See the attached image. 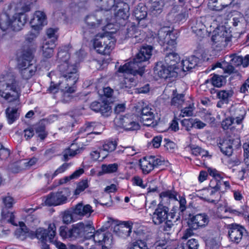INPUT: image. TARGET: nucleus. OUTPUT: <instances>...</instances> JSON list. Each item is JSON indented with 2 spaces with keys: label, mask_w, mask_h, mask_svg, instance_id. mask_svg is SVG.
<instances>
[{
  "label": "nucleus",
  "mask_w": 249,
  "mask_h": 249,
  "mask_svg": "<svg viewBox=\"0 0 249 249\" xmlns=\"http://www.w3.org/2000/svg\"><path fill=\"white\" fill-rule=\"evenodd\" d=\"M36 0H12L5 5L0 14V28L3 31L11 29L20 31L27 22L26 13Z\"/></svg>",
  "instance_id": "1"
},
{
  "label": "nucleus",
  "mask_w": 249,
  "mask_h": 249,
  "mask_svg": "<svg viewBox=\"0 0 249 249\" xmlns=\"http://www.w3.org/2000/svg\"><path fill=\"white\" fill-rule=\"evenodd\" d=\"M21 89L19 83L12 75H7L0 80V96L8 103H13L14 107L6 109V117L9 124H12L18 117V110L19 105Z\"/></svg>",
  "instance_id": "2"
},
{
  "label": "nucleus",
  "mask_w": 249,
  "mask_h": 249,
  "mask_svg": "<svg viewBox=\"0 0 249 249\" xmlns=\"http://www.w3.org/2000/svg\"><path fill=\"white\" fill-rule=\"evenodd\" d=\"M153 48L151 46H143L136 54L132 61L126 63L119 67L116 73L119 76H125V74L142 75L145 66L143 63L148 61L152 55Z\"/></svg>",
  "instance_id": "3"
},
{
  "label": "nucleus",
  "mask_w": 249,
  "mask_h": 249,
  "mask_svg": "<svg viewBox=\"0 0 249 249\" xmlns=\"http://www.w3.org/2000/svg\"><path fill=\"white\" fill-rule=\"evenodd\" d=\"M59 69L62 78L59 82L60 89L65 92L73 93L76 90L74 85L79 78L77 66L70 60L62 63Z\"/></svg>",
  "instance_id": "4"
},
{
  "label": "nucleus",
  "mask_w": 249,
  "mask_h": 249,
  "mask_svg": "<svg viewBox=\"0 0 249 249\" xmlns=\"http://www.w3.org/2000/svg\"><path fill=\"white\" fill-rule=\"evenodd\" d=\"M94 230L89 222H79L72 224L70 228L66 226H60L59 228V234L63 239L70 240H76L84 236L87 233Z\"/></svg>",
  "instance_id": "5"
},
{
  "label": "nucleus",
  "mask_w": 249,
  "mask_h": 249,
  "mask_svg": "<svg viewBox=\"0 0 249 249\" xmlns=\"http://www.w3.org/2000/svg\"><path fill=\"white\" fill-rule=\"evenodd\" d=\"M33 51L29 48H24L19 55L18 67L23 78L29 79L36 71V64L32 63Z\"/></svg>",
  "instance_id": "6"
},
{
  "label": "nucleus",
  "mask_w": 249,
  "mask_h": 249,
  "mask_svg": "<svg viewBox=\"0 0 249 249\" xmlns=\"http://www.w3.org/2000/svg\"><path fill=\"white\" fill-rule=\"evenodd\" d=\"M114 38L107 34H102L96 36L93 44L96 52L100 54H109L115 46Z\"/></svg>",
  "instance_id": "7"
},
{
  "label": "nucleus",
  "mask_w": 249,
  "mask_h": 249,
  "mask_svg": "<svg viewBox=\"0 0 249 249\" xmlns=\"http://www.w3.org/2000/svg\"><path fill=\"white\" fill-rule=\"evenodd\" d=\"M177 37V34L171 31L168 27L161 28L159 30L157 36V41L160 45L166 44L169 47H174L176 45Z\"/></svg>",
  "instance_id": "8"
},
{
  "label": "nucleus",
  "mask_w": 249,
  "mask_h": 249,
  "mask_svg": "<svg viewBox=\"0 0 249 249\" xmlns=\"http://www.w3.org/2000/svg\"><path fill=\"white\" fill-rule=\"evenodd\" d=\"M210 216L206 213H200L194 215L190 214L187 220V225L195 230L206 227L210 222Z\"/></svg>",
  "instance_id": "9"
},
{
  "label": "nucleus",
  "mask_w": 249,
  "mask_h": 249,
  "mask_svg": "<svg viewBox=\"0 0 249 249\" xmlns=\"http://www.w3.org/2000/svg\"><path fill=\"white\" fill-rule=\"evenodd\" d=\"M168 207L159 204L154 212L151 215V219L155 225H159L165 222L168 217L174 218L175 213H168Z\"/></svg>",
  "instance_id": "10"
},
{
  "label": "nucleus",
  "mask_w": 249,
  "mask_h": 249,
  "mask_svg": "<svg viewBox=\"0 0 249 249\" xmlns=\"http://www.w3.org/2000/svg\"><path fill=\"white\" fill-rule=\"evenodd\" d=\"M70 196V192L67 189H64L61 191L51 193L49 195L45 201L48 206H57L66 202L67 197Z\"/></svg>",
  "instance_id": "11"
},
{
  "label": "nucleus",
  "mask_w": 249,
  "mask_h": 249,
  "mask_svg": "<svg viewBox=\"0 0 249 249\" xmlns=\"http://www.w3.org/2000/svg\"><path fill=\"white\" fill-rule=\"evenodd\" d=\"M228 235L230 240L234 243H239L244 234L246 233L245 228L240 225L232 223L227 226Z\"/></svg>",
  "instance_id": "12"
},
{
  "label": "nucleus",
  "mask_w": 249,
  "mask_h": 249,
  "mask_svg": "<svg viewBox=\"0 0 249 249\" xmlns=\"http://www.w3.org/2000/svg\"><path fill=\"white\" fill-rule=\"evenodd\" d=\"M114 123L117 125L124 128L126 130L134 131L140 128L139 124L133 119L132 115L116 118Z\"/></svg>",
  "instance_id": "13"
},
{
  "label": "nucleus",
  "mask_w": 249,
  "mask_h": 249,
  "mask_svg": "<svg viewBox=\"0 0 249 249\" xmlns=\"http://www.w3.org/2000/svg\"><path fill=\"white\" fill-rule=\"evenodd\" d=\"M154 73L160 77L164 79L176 77L178 75V71L176 70L161 61L157 63L154 68Z\"/></svg>",
  "instance_id": "14"
},
{
  "label": "nucleus",
  "mask_w": 249,
  "mask_h": 249,
  "mask_svg": "<svg viewBox=\"0 0 249 249\" xmlns=\"http://www.w3.org/2000/svg\"><path fill=\"white\" fill-rule=\"evenodd\" d=\"M161 160L155 156H150L143 158L140 161L141 168L144 174H147L155 168L161 164Z\"/></svg>",
  "instance_id": "15"
},
{
  "label": "nucleus",
  "mask_w": 249,
  "mask_h": 249,
  "mask_svg": "<svg viewBox=\"0 0 249 249\" xmlns=\"http://www.w3.org/2000/svg\"><path fill=\"white\" fill-rule=\"evenodd\" d=\"M56 227L54 223L49 224L47 230L38 228L36 231V237L37 239L44 242L49 241L53 242V239L56 234Z\"/></svg>",
  "instance_id": "16"
},
{
  "label": "nucleus",
  "mask_w": 249,
  "mask_h": 249,
  "mask_svg": "<svg viewBox=\"0 0 249 249\" xmlns=\"http://www.w3.org/2000/svg\"><path fill=\"white\" fill-rule=\"evenodd\" d=\"M112 9L114 11V16L117 21L120 20H126L128 18L129 13V6L124 2H117L112 7Z\"/></svg>",
  "instance_id": "17"
},
{
  "label": "nucleus",
  "mask_w": 249,
  "mask_h": 249,
  "mask_svg": "<svg viewBox=\"0 0 249 249\" xmlns=\"http://www.w3.org/2000/svg\"><path fill=\"white\" fill-rule=\"evenodd\" d=\"M141 119L144 125L154 126L156 124V122L154 121L153 109L148 106H145L141 109Z\"/></svg>",
  "instance_id": "18"
},
{
  "label": "nucleus",
  "mask_w": 249,
  "mask_h": 249,
  "mask_svg": "<svg viewBox=\"0 0 249 249\" xmlns=\"http://www.w3.org/2000/svg\"><path fill=\"white\" fill-rule=\"evenodd\" d=\"M94 212L92 207L89 204L84 205L82 202L77 204L72 208V213L81 217H89Z\"/></svg>",
  "instance_id": "19"
},
{
  "label": "nucleus",
  "mask_w": 249,
  "mask_h": 249,
  "mask_svg": "<svg viewBox=\"0 0 249 249\" xmlns=\"http://www.w3.org/2000/svg\"><path fill=\"white\" fill-rule=\"evenodd\" d=\"M205 18L204 17H200L191 20L190 25L193 32L197 36H202L205 31Z\"/></svg>",
  "instance_id": "20"
},
{
  "label": "nucleus",
  "mask_w": 249,
  "mask_h": 249,
  "mask_svg": "<svg viewBox=\"0 0 249 249\" xmlns=\"http://www.w3.org/2000/svg\"><path fill=\"white\" fill-rule=\"evenodd\" d=\"M142 37L138 28L134 25L128 27L125 32V38H131V42L133 44L141 41L143 39Z\"/></svg>",
  "instance_id": "21"
},
{
  "label": "nucleus",
  "mask_w": 249,
  "mask_h": 249,
  "mask_svg": "<svg viewBox=\"0 0 249 249\" xmlns=\"http://www.w3.org/2000/svg\"><path fill=\"white\" fill-rule=\"evenodd\" d=\"M114 231L120 237H128L132 231V224L128 222H124L115 226Z\"/></svg>",
  "instance_id": "22"
},
{
  "label": "nucleus",
  "mask_w": 249,
  "mask_h": 249,
  "mask_svg": "<svg viewBox=\"0 0 249 249\" xmlns=\"http://www.w3.org/2000/svg\"><path fill=\"white\" fill-rule=\"evenodd\" d=\"M210 188L208 190V193L211 196H214V199L208 198L207 197H202V198L209 202L216 204L220 198V193H223L224 190H221L220 189L217 184L211 185V183H210Z\"/></svg>",
  "instance_id": "23"
},
{
  "label": "nucleus",
  "mask_w": 249,
  "mask_h": 249,
  "mask_svg": "<svg viewBox=\"0 0 249 249\" xmlns=\"http://www.w3.org/2000/svg\"><path fill=\"white\" fill-rule=\"evenodd\" d=\"M46 22V15L41 11H36L34 14L33 18L30 21L32 28H36V29H40L41 27Z\"/></svg>",
  "instance_id": "24"
},
{
  "label": "nucleus",
  "mask_w": 249,
  "mask_h": 249,
  "mask_svg": "<svg viewBox=\"0 0 249 249\" xmlns=\"http://www.w3.org/2000/svg\"><path fill=\"white\" fill-rule=\"evenodd\" d=\"M228 32L223 27H222L219 32L215 33L212 36V40L218 45L225 46L230 40L229 37L227 36Z\"/></svg>",
  "instance_id": "25"
},
{
  "label": "nucleus",
  "mask_w": 249,
  "mask_h": 249,
  "mask_svg": "<svg viewBox=\"0 0 249 249\" xmlns=\"http://www.w3.org/2000/svg\"><path fill=\"white\" fill-rule=\"evenodd\" d=\"M231 118L235 121L237 124H239L242 123L245 115L246 111L242 107H232L230 108Z\"/></svg>",
  "instance_id": "26"
},
{
  "label": "nucleus",
  "mask_w": 249,
  "mask_h": 249,
  "mask_svg": "<svg viewBox=\"0 0 249 249\" xmlns=\"http://www.w3.org/2000/svg\"><path fill=\"white\" fill-rule=\"evenodd\" d=\"M180 57L178 54L176 53L172 52L166 54L164 58V63L169 67L177 70L179 69L178 63Z\"/></svg>",
  "instance_id": "27"
},
{
  "label": "nucleus",
  "mask_w": 249,
  "mask_h": 249,
  "mask_svg": "<svg viewBox=\"0 0 249 249\" xmlns=\"http://www.w3.org/2000/svg\"><path fill=\"white\" fill-rule=\"evenodd\" d=\"M55 47V43H53V41L49 42L48 40H44L42 45V53L44 57H51L53 55Z\"/></svg>",
  "instance_id": "28"
},
{
  "label": "nucleus",
  "mask_w": 249,
  "mask_h": 249,
  "mask_svg": "<svg viewBox=\"0 0 249 249\" xmlns=\"http://www.w3.org/2000/svg\"><path fill=\"white\" fill-rule=\"evenodd\" d=\"M83 150L82 148H78L76 144L72 143L71 146L66 149L63 152V160L67 161L70 158L73 157L76 154L80 153Z\"/></svg>",
  "instance_id": "29"
},
{
  "label": "nucleus",
  "mask_w": 249,
  "mask_h": 249,
  "mask_svg": "<svg viewBox=\"0 0 249 249\" xmlns=\"http://www.w3.org/2000/svg\"><path fill=\"white\" fill-rule=\"evenodd\" d=\"M198 60V58L194 56H191L186 60H182L181 63L182 70L185 71L195 68L197 65Z\"/></svg>",
  "instance_id": "30"
},
{
  "label": "nucleus",
  "mask_w": 249,
  "mask_h": 249,
  "mask_svg": "<svg viewBox=\"0 0 249 249\" xmlns=\"http://www.w3.org/2000/svg\"><path fill=\"white\" fill-rule=\"evenodd\" d=\"M233 142V141L230 138L224 140L219 143L221 151L226 155H231L232 152V145Z\"/></svg>",
  "instance_id": "31"
},
{
  "label": "nucleus",
  "mask_w": 249,
  "mask_h": 249,
  "mask_svg": "<svg viewBox=\"0 0 249 249\" xmlns=\"http://www.w3.org/2000/svg\"><path fill=\"white\" fill-rule=\"evenodd\" d=\"M233 1V0H211L210 3L212 5L214 10L220 11L230 5Z\"/></svg>",
  "instance_id": "32"
},
{
  "label": "nucleus",
  "mask_w": 249,
  "mask_h": 249,
  "mask_svg": "<svg viewBox=\"0 0 249 249\" xmlns=\"http://www.w3.org/2000/svg\"><path fill=\"white\" fill-rule=\"evenodd\" d=\"M106 225L107 226L105 228L103 227L94 233V239L95 241L98 243H101L102 242L106 243V241L108 240V238H107V236L103 232L105 231V229H107L108 227H110V221H107Z\"/></svg>",
  "instance_id": "33"
},
{
  "label": "nucleus",
  "mask_w": 249,
  "mask_h": 249,
  "mask_svg": "<svg viewBox=\"0 0 249 249\" xmlns=\"http://www.w3.org/2000/svg\"><path fill=\"white\" fill-rule=\"evenodd\" d=\"M1 215L2 219L13 225L17 226V223L15 221V216L13 212L8 211L6 209H2Z\"/></svg>",
  "instance_id": "34"
},
{
  "label": "nucleus",
  "mask_w": 249,
  "mask_h": 249,
  "mask_svg": "<svg viewBox=\"0 0 249 249\" xmlns=\"http://www.w3.org/2000/svg\"><path fill=\"white\" fill-rule=\"evenodd\" d=\"M173 96L171 105L178 107H181L184 102V95L183 94H177L176 90H174Z\"/></svg>",
  "instance_id": "35"
},
{
  "label": "nucleus",
  "mask_w": 249,
  "mask_h": 249,
  "mask_svg": "<svg viewBox=\"0 0 249 249\" xmlns=\"http://www.w3.org/2000/svg\"><path fill=\"white\" fill-rule=\"evenodd\" d=\"M134 15L138 20L144 19L147 16L146 7L140 5H138L134 10Z\"/></svg>",
  "instance_id": "36"
},
{
  "label": "nucleus",
  "mask_w": 249,
  "mask_h": 249,
  "mask_svg": "<svg viewBox=\"0 0 249 249\" xmlns=\"http://www.w3.org/2000/svg\"><path fill=\"white\" fill-rule=\"evenodd\" d=\"M96 3L102 10H110L115 3L114 0H94Z\"/></svg>",
  "instance_id": "37"
},
{
  "label": "nucleus",
  "mask_w": 249,
  "mask_h": 249,
  "mask_svg": "<svg viewBox=\"0 0 249 249\" xmlns=\"http://www.w3.org/2000/svg\"><path fill=\"white\" fill-rule=\"evenodd\" d=\"M102 19H97L94 16H90L87 17L86 23L89 28H96L101 24Z\"/></svg>",
  "instance_id": "38"
},
{
  "label": "nucleus",
  "mask_w": 249,
  "mask_h": 249,
  "mask_svg": "<svg viewBox=\"0 0 249 249\" xmlns=\"http://www.w3.org/2000/svg\"><path fill=\"white\" fill-rule=\"evenodd\" d=\"M160 198L162 202L165 199L178 200L177 193L174 191H166L161 193L160 195Z\"/></svg>",
  "instance_id": "39"
},
{
  "label": "nucleus",
  "mask_w": 249,
  "mask_h": 249,
  "mask_svg": "<svg viewBox=\"0 0 249 249\" xmlns=\"http://www.w3.org/2000/svg\"><path fill=\"white\" fill-rule=\"evenodd\" d=\"M2 202L3 205L2 209H10L11 208L14 204L15 203V200L9 194L7 195L3 196L1 197Z\"/></svg>",
  "instance_id": "40"
},
{
  "label": "nucleus",
  "mask_w": 249,
  "mask_h": 249,
  "mask_svg": "<svg viewBox=\"0 0 249 249\" xmlns=\"http://www.w3.org/2000/svg\"><path fill=\"white\" fill-rule=\"evenodd\" d=\"M212 84L214 87L220 88L224 85L226 82L225 77L222 75L214 74L212 78Z\"/></svg>",
  "instance_id": "41"
},
{
  "label": "nucleus",
  "mask_w": 249,
  "mask_h": 249,
  "mask_svg": "<svg viewBox=\"0 0 249 249\" xmlns=\"http://www.w3.org/2000/svg\"><path fill=\"white\" fill-rule=\"evenodd\" d=\"M223 71L225 73L229 74H233L234 76L236 77V79H240L241 78V74L238 71L235 70L231 64L229 65L226 63L223 68Z\"/></svg>",
  "instance_id": "42"
},
{
  "label": "nucleus",
  "mask_w": 249,
  "mask_h": 249,
  "mask_svg": "<svg viewBox=\"0 0 249 249\" xmlns=\"http://www.w3.org/2000/svg\"><path fill=\"white\" fill-rule=\"evenodd\" d=\"M57 29L52 28L48 29L46 30L47 37L44 40H48L49 42L53 41V43H55L57 39Z\"/></svg>",
  "instance_id": "43"
},
{
  "label": "nucleus",
  "mask_w": 249,
  "mask_h": 249,
  "mask_svg": "<svg viewBox=\"0 0 249 249\" xmlns=\"http://www.w3.org/2000/svg\"><path fill=\"white\" fill-rule=\"evenodd\" d=\"M232 95V92L231 90H220L217 93V96L220 100L225 102V104H228L229 99Z\"/></svg>",
  "instance_id": "44"
},
{
  "label": "nucleus",
  "mask_w": 249,
  "mask_h": 249,
  "mask_svg": "<svg viewBox=\"0 0 249 249\" xmlns=\"http://www.w3.org/2000/svg\"><path fill=\"white\" fill-rule=\"evenodd\" d=\"M73 213L70 211H66L62 213V219L63 223L68 225L74 221Z\"/></svg>",
  "instance_id": "45"
},
{
  "label": "nucleus",
  "mask_w": 249,
  "mask_h": 249,
  "mask_svg": "<svg viewBox=\"0 0 249 249\" xmlns=\"http://www.w3.org/2000/svg\"><path fill=\"white\" fill-rule=\"evenodd\" d=\"M118 168L117 163L103 164L102 166V171L105 173H111L117 171Z\"/></svg>",
  "instance_id": "46"
},
{
  "label": "nucleus",
  "mask_w": 249,
  "mask_h": 249,
  "mask_svg": "<svg viewBox=\"0 0 249 249\" xmlns=\"http://www.w3.org/2000/svg\"><path fill=\"white\" fill-rule=\"evenodd\" d=\"M129 249H148V247L145 242L140 240L133 242Z\"/></svg>",
  "instance_id": "47"
},
{
  "label": "nucleus",
  "mask_w": 249,
  "mask_h": 249,
  "mask_svg": "<svg viewBox=\"0 0 249 249\" xmlns=\"http://www.w3.org/2000/svg\"><path fill=\"white\" fill-rule=\"evenodd\" d=\"M57 57L58 59H60V60L63 63L64 62H69L70 60H71L70 59V55L66 51H63L62 49L59 50L57 53Z\"/></svg>",
  "instance_id": "48"
},
{
  "label": "nucleus",
  "mask_w": 249,
  "mask_h": 249,
  "mask_svg": "<svg viewBox=\"0 0 249 249\" xmlns=\"http://www.w3.org/2000/svg\"><path fill=\"white\" fill-rule=\"evenodd\" d=\"M208 171L210 175L214 178V179L211 181L210 183H211V185L216 184L219 180L222 179L221 174L216 170L209 169Z\"/></svg>",
  "instance_id": "49"
},
{
  "label": "nucleus",
  "mask_w": 249,
  "mask_h": 249,
  "mask_svg": "<svg viewBox=\"0 0 249 249\" xmlns=\"http://www.w3.org/2000/svg\"><path fill=\"white\" fill-rule=\"evenodd\" d=\"M89 186L87 180H83L79 182L74 192L76 195H79L81 192L84 191Z\"/></svg>",
  "instance_id": "50"
},
{
  "label": "nucleus",
  "mask_w": 249,
  "mask_h": 249,
  "mask_svg": "<svg viewBox=\"0 0 249 249\" xmlns=\"http://www.w3.org/2000/svg\"><path fill=\"white\" fill-rule=\"evenodd\" d=\"M39 30L36 29V28H32V30L27 34L26 40L31 42L38 35Z\"/></svg>",
  "instance_id": "51"
},
{
  "label": "nucleus",
  "mask_w": 249,
  "mask_h": 249,
  "mask_svg": "<svg viewBox=\"0 0 249 249\" xmlns=\"http://www.w3.org/2000/svg\"><path fill=\"white\" fill-rule=\"evenodd\" d=\"M117 143L115 141H108L103 146V150L107 152L113 151L116 148Z\"/></svg>",
  "instance_id": "52"
},
{
  "label": "nucleus",
  "mask_w": 249,
  "mask_h": 249,
  "mask_svg": "<svg viewBox=\"0 0 249 249\" xmlns=\"http://www.w3.org/2000/svg\"><path fill=\"white\" fill-rule=\"evenodd\" d=\"M175 215L174 216V218H171L170 216L168 217V219L166 220L165 222V226L164 227V230L166 231H169L171 228L174 225V223H175L177 220L179 218V216H177L175 219Z\"/></svg>",
  "instance_id": "53"
},
{
  "label": "nucleus",
  "mask_w": 249,
  "mask_h": 249,
  "mask_svg": "<svg viewBox=\"0 0 249 249\" xmlns=\"http://www.w3.org/2000/svg\"><path fill=\"white\" fill-rule=\"evenodd\" d=\"M192 154L196 156H200L202 158L208 156V151L201 149L199 147H196L192 149Z\"/></svg>",
  "instance_id": "54"
},
{
  "label": "nucleus",
  "mask_w": 249,
  "mask_h": 249,
  "mask_svg": "<svg viewBox=\"0 0 249 249\" xmlns=\"http://www.w3.org/2000/svg\"><path fill=\"white\" fill-rule=\"evenodd\" d=\"M194 119L191 118L189 119H183L181 121V124L184 128L187 131H190L194 127Z\"/></svg>",
  "instance_id": "55"
},
{
  "label": "nucleus",
  "mask_w": 249,
  "mask_h": 249,
  "mask_svg": "<svg viewBox=\"0 0 249 249\" xmlns=\"http://www.w3.org/2000/svg\"><path fill=\"white\" fill-rule=\"evenodd\" d=\"M26 221L27 224L31 226L37 225L40 222L38 217L35 215H29L26 217Z\"/></svg>",
  "instance_id": "56"
},
{
  "label": "nucleus",
  "mask_w": 249,
  "mask_h": 249,
  "mask_svg": "<svg viewBox=\"0 0 249 249\" xmlns=\"http://www.w3.org/2000/svg\"><path fill=\"white\" fill-rule=\"evenodd\" d=\"M231 58L230 60V64L236 66H238L241 65L242 62H243V57L240 56H237L235 54H232L229 56Z\"/></svg>",
  "instance_id": "57"
},
{
  "label": "nucleus",
  "mask_w": 249,
  "mask_h": 249,
  "mask_svg": "<svg viewBox=\"0 0 249 249\" xmlns=\"http://www.w3.org/2000/svg\"><path fill=\"white\" fill-rule=\"evenodd\" d=\"M60 90L61 92H63L64 95H67L68 94L70 93V92H65L64 91H63L60 88L59 83L58 85L54 84L53 82H51L50 84V86L48 89L49 91L52 93L55 94L59 90Z\"/></svg>",
  "instance_id": "58"
},
{
  "label": "nucleus",
  "mask_w": 249,
  "mask_h": 249,
  "mask_svg": "<svg viewBox=\"0 0 249 249\" xmlns=\"http://www.w3.org/2000/svg\"><path fill=\"white\" fill-rule=\"evenodd\" d=\"M10 155L9 149L4 147L3 145L0 143V159L4 160L7 159Z\"/></svg>",
  "instance_id": "59"
},
{
  "label": "nucleus",
  "mask_w": 249,
  "mask_h": 249,
  "mask_svg": "<svg viewBox=\"0 0 249 249\" xmlns=\"http://www.w3.org/2000/svg\"><path fill=\"white\" fill-rule=\"evenodd\" d=\"M69 165L70 164L69 163H63L61 166H60L58 168H57L52 174V178H53L57 176L59 174H61L65 172L69 167Z\"/></svg>",
  "instance_id": "60"
},
{
  "label": "nucleus",
  "mask_w": 249,
  "mask_h": 249,
  "mask_svg": "<svg viewBox=\"0 0 249 249\" xmlns=\"http://www.w3.org/2000/svg\"><path fill=\"white\" fill-rule=\"evenodd\" d=\"M150 9L152 11H156L157 12H160L162 5L159 1H153L149 3Z\"/></svg>",
  "instance_id": "61"
},
{
  "label": "nucleus",
  "mask_w": 249,
  "mask_h": 249,
  "mask_svg": "<svg viewBox=\"0 0 249 249\" xmlns=\"http://www.w3.org/2000/svg\"><path fill=\"white\" fill-rule=\"evenodd\" d=\"M36 132L38 134V137L42 140H44L47 136V132L45 131L44 126H38L36 128Z\"/></svg>",
  "instance_id": "62"
},
{
  "label": "nucleus",
  "mask_w": 249,
  "mask_h": 249,
  "mask_svg": "<svg viewBox=\"0 0 249 249\" xmlns=\"http://www.w3.org/2000/svg\"><path fill=\"white\" fill-rule=\"evenodd\" d=\"M243 148L244 152L247 155V158L245 159V163L247 168V170H249V142L244 144Z\"/></svg>",
  "instance_id": "63"
},
{
  "label": "nucleus",
  "mask_w": 249,
  "mask_h": 249,
  "mask_svg": "<svg viewBox=\"0 0 249 249\" xmlns=\"http://www.w3.org/2000/svg\"><path fill=\"white\" fill-rule=\"evenodd\" d=\"M187 246L188 249H198L199 245L195 239H191L188 241Z\"/></svg>",
  "instance_id": "64"
}]
</instances>
